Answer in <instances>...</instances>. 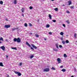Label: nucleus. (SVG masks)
<instances>
[{"label":"nucleus","mask_w":77,"mask_h":77,"mask_svg":"<svg viewBox=\"0 0 77 77\" xmlns=\"http://www.w3.org/2000/svg\"><path fill=\"white\" fill-rule=\"evenodd\" d=\"M14 42H21V39H20V38L18 37L17 38H15L14 39Z\"/></svg>","instance_id":"obj_1"},{"label":"nucleus","mask_w":77,"mask_h":77,"mask_svg":"<svg viewBox=\"0 0 77 77\" xmlns=\"http://www.w3.org/2000/svg\"><path fill=\"white\" fill-rule=\"evenodd\" d=\"M26 44L28 46H29V47H31V50H32V51H33V50H34V49H33V47H31V45H30L29 44V43L28 42H26Z\"/></svg>","instance_id":"obj_2"},{"label":"nucleus","mask_w":77,"mask_h":77,"mask_svg":"<svg viewBox=\"0 0 77 77\" xmlns=\"http://www.w3.org/2000/svg\"><path fill=\"white\" fill-rule=\"evenodd\" d=\"M14 72L15 74H18V76H21V73L19 72L15 71Z\"/></svg>","instance_id":"obj_3"},{"label":"nucleus","mask_w":77,"mask_h":77,"mask_svg":"<svg viewBox=\"0 0 77 77\" xmlns=\"http://www.w3.org/2000/svg\"><path fill=\"white\" fill-rule=\"evenodd\" d=\"M49 68H46L43 70L44 72H48L49 71Z\"/></svg>","instance_id":"obj_4"},{"label":"nucleus","mask_w":77,"mask_h":77,"mask_svg":"<svg viewBox=\"0 0 77 77\" xmlns=\"http://www.w3.org/2000/svg\"><path fill=\"white\" fill-rule=\"evenodd\" d=\"M4 27L5 28L8 29V28H9V27H11V25H5Z\"/></svg>","instance_id":"obj_5"},{"label":"nucleus","mask_w":77,"mask_h":77,"mask_svg":"<svg viewBox=\"0 0 77 77\" xmlns=\"http://www.w3.org/2000/svg\"><path fill=\"white\" fill-rule=\"evenodd\" d=\"M12 2L14 4V5H16L17 2V0H12Z\"/></svg>","instance_id":"obj_6"},{"label":"nucleus","mask_w":77,"mask_h":77,"mask_svg":"<svg viewBox=\"0 0 77 77\" xmlns=\"http://www.w3.org/2000/svg\"><path fill=\"white\" fill-rule=\"evenodd\" d=\"M1 48L3 50V51H5V47L4 46H2L1 47Z\"/></svg>","instance_id":"obj_7"},{"label":"nucleus","mask_w":77,"mask_h":77,"mask_svg":"<svg viewBox=\"0 0 77 77\" xmlns=\"http://www.w3.org/2000/svg\"><path fill=\"white\" fill-rule=\"evenodd\" d=\"M31 45L32 46V47L34 48H35V49H36L37 48V47L36 46H35L34 45L32 44H31Z\"/></svg>","instance_id":"obj_8"},{"label":"nucleus","mask_w":77,"mask_h":77,"mask_svg":"<svg viewBox=\"0 0 77 77\" xmlns=\"http://www.w3.org/2000/svg\"><path fill=\"white\" fill-rule=\"evenodd\" d=\"M68 3L69 4L68 5L69 6V5H71V1H69L68 2Z\"/></svg>","instance_id":"obj_9"},{"label":"nucleus","mask_w":77,"mask_h":77,"mask_svg":"<svg viewBox=\"0 0 77 77\" xmlns=\"http://www.w3.org/2000/svg\"><path fill=\"white\" fill-rule=\"evenodd\" d=\"M53 50L54 51H58V50L56 48H53Z\"/></svg>","instance_id":"obj_10"},{"label":"nucleus","mask_w":77,"mask_h":77,"mask_svg":"<svg viewBox=\"0 0 77 77\" xmlns=\"http://www.w3.org/2000/svg\"><path fill=\"white\" fill-rule=\"evenodd\" d=\"M11 49H14V50H17V48H14V47H11Z\"/></svg>","instance_id":"obj_11"},{"label":"nucleus","mask_w":77,"mask_h":77,"mask_svg":"<svg viewBox=\"0 0 77 77\" xmlns=\"http://www.w3.org/2000/svg\"><path fill=\"white\" fill-rule=\"evenodd\" d=\"M74 37L75 38H77V34H76V33H75L74 34Z\"/></svg>","instance_id":"obj_12"},{"label":"nucleus","mask_w":77,"mask_h":77,"mask_svg":"<svg viewBox=\"0 0 77 77\" xmlns=\"http://www.w3.org/2000/svg\"><path fill=\"white\" fill-rule=\"evenodd\" d=\"M56 48L57 49H59V46H58V44H56Z\"/></svg>","instance_id":"obj_13"},{"label":"nucleus","mask_w":77,"mask_h":77,"mask_svg":"<svg viewBox=\"0 0 77 77\" xmlns=\"http://www.w3.org/2000/svg\"><path fill=\"white\" fill-rule=\"evenodd\" d=\"M61 71L63 72H65V71H66V69H63L61 70Z\"/></svg>","instance_id":"obj_14"},{"label":"nucleus","mask_w":77,"mask_h":77,"mask_svg":"<svg viewBox=\"0 0 77 77\" xmlns=\"http://www.w3.org/2000/svg\"><path fill=\"white\" fill-rule=\"evenodd\" d=\"M49 17L50 20L51 19V14H49Z\"/></svg>","instance_id":"obj_15"},{"label":"nucleus","mask_w":77,"mask_h":77,"mask_svg":"<svg viewBox=\"0 0 77 77\" xmlns=\"http://www.w3.org/2000/svg\"><path fill=\"white\" fill-rule=\"evenodd\" d=\"M33 57H34V55H32L29 57H30L29 58L30 59H32V58H33Z\"/></svg>","instance_id":"obj_16"},{"label":"nucleus","mask_w":77,"mask_h":77,"mask_svg":"<svg viewBox=\"0 0 77 77\" xmlns=\"http://www.w3.org/2000/svg\"><path fill=\"white\" fill-rule=\"evenodd\" d=\"M0 66H3V63H2V62H1L0 63Z\"/></svg>","instance_id":"obj_17"},{"label":"nucleus","mask_w":77,"mask_h":77,"mask_svg":"<svg viewBox=\"0 0 77 77\" xmlns=\"http://www.w3.org/2000/svg\"><path fill=\"white\" fill-rule=\"evenodd\" d=\"M50 27V25L49 24H47L46 25V28H48Z\"/></svg>","instance_id":"obj_18"},{"label":"nucleus","mask_w":77,"mask_h":77,"mask_svg":"<svg viewBox=\"0 0 77 77\" xmlns=\"http://www.w3.org/2000/svg\"><path fill=\"white\" fill-rule=\"evenodd\" d=\"M60 60H61L60 59V58H58L57 59V61L58 62H60Z\"/></svg>","instance_id":"obj_19"},{"label":"nucleus","mask_w":77,"mask_h":77,"mask_svg":"<svg viewBox=\"0 0 77 77\" xmlns=\"http://www.w3.org/2000/svg\"><path fill=\"white\" fill-rule=\"evenodd\" d=\"M63 34H64V33L63 32H61L60 33V35H62V36L63 35Z\"/></svg>","instance_id":"obj_20"},{"label":"nucleus","mask_w":77,"mask_h":77,"mask_svg":"<svg viewBox=\"0 0 77 77\" xmlns=\"http://www.w3.org/2000/svg\"><path fill=\"white\" fill-rule=\"evenodd\" d=\"M35 36L36 38H39V35L36 34H35Z\"/></svg>","instance_id":"obj_21"},{"label":"nucleus","mask_w":77,"mask_h":77,"mask_svg":"<svg viewBox=\"0 0 77 77\" xmlns=\"http://www.w3.org/2000/svg\"><path fill=\"white\" fill-rule=\"evenodd\" d=\"M0 41H3V38L1 37L0 38Z\"/></svg>","instance_id":"obj_22"},{"label":"nucleus","mask_w":77,"mask_h":77,"mask_svg":"<svg viewBox=\"0 0 77 77\" xmlns=\"http://www.w3.org/2000/svg\"><path fill=\"white\" fill-rule=\"evenodd\" d=\"M63 56L64 57H67V55H66V54H63Z\"/></svg>","instance_id":"obj_23"},{"label":"nucleus","mask_w":77,"mask_h":77,"mask_svg":"<svg viewBox=\"0 0 77 77\" xmlns=\"http://www.w3.org/2000/svg\"><path fill=\"white\" fill-rule=\"evenodd\" d=\"M3 2L2 1H0V4L1 5H2L3 4Z\"/></svg>","instance_id":"obj_24"},{"label":"nucleus","mask_w":77,"mask_h":77,"mask_svg":"<svg viewBox=\"0 0 77 77\" xmlns=\"http://www.w3.org/2000/svg\"><path fill=\"white\" fill-rule=\"evenodd\" d=\"M54 10H55V11H58V8H56L54 9Z\"/></svg>","instance_id":"obj_25"},{"label":"nucleus","mask_w":77,"mask_h":77,"mask_svg":"<svg viewBox=\"0 0 77 77\" xmlns=\"http://www.w3.org/2000/svg\"><path fill=\"white\" fill-rule=\"evenodd\" d=\"M17 29V28H14L12 29V31H14V30H16Z\"/></svg>","instance_id":"obj_26"},{"label":"nucleus","mask_w":77,"mask_h":77,"mask_svg":"<svg viewBox=\"0 0 77 77\" xmlns=\"http://www.w3.org/2000/svg\"><path fill=\"white\" fill-rule=\"evenodd\" d=\"M24 26H25V27H27V24L26 23H25Z\"/></svg>","instance_id":"obj_27"},{"label":"nucleus","mask_w":77,"mask_h":77,"mask_svg":"<svg viewBox=\"0 0 77 77\" xmlns=\"http://www.w3.org/2000/svg\"><path fill=\"white\" fill-rule=\"evenodd\" d=\"M66 22L67 23V24H69V20H66Z\"/></svg>","instance_id":"obj_28"},{"label":"nucleus","mask_w":77,"mask_h":77,"mask_svg":"<svg viewBox=\"0 0 77 77\" xmlns=\"http://www.w3.org/2000/svg\"><path fill=\"white\" fill-rule=\"evenodd\" d=\"M52 21L54 23H56V20H53Z\"/></svg>","instance_id":"obj_29"},{"label":"nucleus","mask_w":77,"mask_h":77,"mask_svg":"<svg viewBox=\"0 0 77 77\" xmlns=\"http://www.w3.org/2000/svg\"><path fill=\"white\" fill-rule=\"evenodd\" d=\"M62 43H63V44H65V41H63L62 42Z\"/></svg>","instance_id":"obj_30"},{"label":"nucleus","mask_w":77,"mask_h":77,"mask_svg":"<svg viewBox=\"0 0 77 77\" xmlns=\"http://www.w3.org/2000/svg\"><path fill=\"white\" fill-rule=\"evenodd\" d=\"M66 43H69V41L68 40H66Z\"/></svg>","instance_id":"obj_31"},{"label":"nucleus","mask_w":77,"mask_h":77,"mask_svg":"<svg viewBox=\"0 0 77 77\" xmlns=\"http://www.w3.org/2000/svg\"><path fill=\"white\" fill-rule=\"evenodd\" d=\"M33 8V7H32V6H30L29 7V9H32Z\"/></svg>","instance_id":"obj_32"},{"label":"nucleus","mask_w":77,"mask_h":77,"mask_svg":"<svg viewBox=\"0 0 77 77\" xmlns=\"http://www.w3.org/2000/svg\"><path fill=\"white\" fill-rule=\"evenodd\" d=\"M29 26H32V25L30 23H29Z\"/></svg>","instance_id":"obj_33"},{"label":"nucleus","mask_w":77,"mask_h":77,"mask_svg":"<svg viewBox=\"0 0 77 77\" xmlns=\"http://www.w3.org/2000/svg\"><path fill=\"white\" fill-rule=\"evenodd\" d=\"M66 12L67 13H68V14H69V13H70V12H69V11H66Z\"/></svg>","instance_id":"obj_34"},{"label":"nucleus","mask_w":77,"mask_h":77,"mask_svg":"<svg viewBox=\"0 0 77 77\" xmlns=\"http://www.w3.org/2000/svg\"><path fill=\"white\" fill-rule=\"evenodd\" d=\"M59 47L60 48H62V45H59Z\"/></svg>","instance_id":"obj_35"},{"label":"nucleus","mask_w":77,"mask_h":77,"mask_svg":"<svg viewBox=\"0 0 77 77\" xmlns=\"http://www.w3.org/2000/svg\"><path fill=\"white\" fill-rule=\"evenodd\" d=\"M22 63H20L19 66H21V65H22Z\"/></svg>","instance_id":"obj_36"},{"label":"nucleus","mask_w":77,"mask_h":77,"mask_svg":"<svg viewBox=\"0 0 77 77\" xmlns=\"http://www.w3.org/2000/svg\"><path fill=\"white\" fill-rule=\"evenodd\" d=\"M51 69H54V70L56 69H55V68H54V67H52Z\"/></svg>","instance_id":"obj_37"},{"label":"nucleus","mask_w":77,"mask_h":77,"mask_svg":"<svg viewBox=\"0 0 77 77\" xmlns=\"http://www.w3.org/2000/svg\"><path fill=\"white\" fill-rule=\"evenodd\" d=\"M48 33L49 35H52V33L51 32H49Z\"/></svg>","instance_id":"obj_38"},{"label":"nucleus","mask_w":77,"mask_h":77,"mask_svg":"<svg viewBox=\"0 0 77 77\" xmlns=\"http://www.w3.org/2000/svg\"><path fill=\"white\" fill-rule=\"evenodd\" d=\"M63 26L64 27H65V24H63Z\"/></svg>","instance_id":"obj_39"},{"label":"nucleus","mask_w":77,"mask_h":77,"mask_svg":"<svg viewBox=\"0 0 77 77\" xmlns=\"http://www.w3.org/2000/svg\"><path fill=\"white\" fill-rule=\"evenodd\" d=\"M6 75H7V76H6L7 77H9V75H8V74H6Z\"/></svg>","instance_id":"obj_40"},{"label":"nucleus","mask_w":77,"mask_h":77,"mask_svg":"<svg viewBox=\"0 0 77 77\" xmlns=\"http://www.w3.org/2000/svg\"><path fill=\"white\" fill-rule=\"evenodd\" d=\"M60 68H63V66H60Z\"/></svg>","instance_id":"obj_41"},{"label":"nucleus","mask_w":77,"mask_h":77,"mask_svg":"<svg viewBox=\"0 0 77 77\" xmlns=\"http://www.w3.org/2000/svg\"><path fill=\"white\" fill-rule=\"evenodd\" d=\"M5 20H6V21H8V20L7 18L5 19Z\"/></svg>","instance_id":"obj_42"},{"label":"nucleus","mask_w":77,"mask_h":77,"mask_svg":"<svg viewBox=\"0 0 77 77\" xmlns=\"http://www.w3.org/2000/svg\"><path fill=\"white\" fill-rule=\"evenodd\" d=\"M5 41H6V42H8V39H6L5 40Z\"/></svg>","instance_id":"obj_43"},{"label":"nucleus","mask_w":77,"mask_h":77,"mask_svg":"<svg viewBox=\"0 0 77 77\" xmlns=\"http://www.w3.org/2000/svg\"><path fill=\"white\" fill-rule=\"evenodd\" d=\"M70 8L73 9V6H71Z\"/></svg>","instance_id":"obj_44"},{"label":"nucleus","mask_w":77,"mask_h":77,"mask_svg":"<svg viewBox=\"0 0 77 77\" xmlns=\"http://www.w3.org/2000/svg\"><path fill=\"white\" fill-rule=\"evenodd\" d=\"M22 16L24 17V14L23 13L22 14Z\"/></svg>","instance_id":"obj_45"},{"label":"nucleus","mask_w":77,"mask_h":77,"mask_svg":"<svg viewBox=\"0 0 77 77\" xmlns=\"http://www.w3.org/2000/svg\"><path fill=\"white\" fill-rule=\"evenodd\" d=\"M44 40H45V41H47V39L45 38H44Z\"/></svg>","instance_id":"obj_46"},{"label":"nucleus","mask_w":77,"mask_h":77,"mask_svg":"<svg viewBox=\"0 0 77 77\" xmlns=\"http://www.w3.org/2000/svg\"><path fill=\"white\" fill-rule=\"evenodd\" d=\"M74 69L75 71H76V69H75V68Z\"/></svg>","instance_id":"obj_47"},{"label":"nucleus","mask_w":77,"mask_h":77,"mask_svg":"<svg viewBox=\"0 0 77 77\" xmlns=\"http://www.w3.org/2000/svg\"><path fill=\"white\" fill-rule=\"evenodd\" d=\"M22 12H23V13L24 12V10H22Z\"/></svg>","instance_id":"obj_48"},{"label":"nucleus","mask_w":77,"mask_h":77,"mask_svg":"<svg viewBox=\"0 0 77 77\" xmlns=\"http://www.w3.org/2000/svg\"><path fill=\"white\" fill-rule=\"evenodd\" d=\"M39 20L38 19V22H39Z\"/></svg>","instance_id":"obj_49"},{"label":"nucleus","mask_w":77,"mask_h":77,"mask_svg":"<svg viewBox=\"0 0 77 77\" xmlns=\"http://www.w3.org/2000/svg\"><path fill=\"white\" fill-rule=\"evenodd\" d=\"M2 42L0 41V44H2Z\"/></svg>","instance_id":"obj_50"},{"label":"nucleus","mask_w":77,"mask_h":77,"mask_svg":"<svg viewBox=\"0 0 77 77\" xmlns=\"http://www.w3.org/2000/svg\"><path fill=\"white\" fill-rule=\"evenodd\" d=\"M6 57H7V58H8V56H6Z\"/></svg>","instance_id":"obj_51"},{"label":"nucleus","mask_w":77,"mask_h":77,"mask_svg":"<svg viewBox=\"0 0 77 77\" xmlns=\"http://www.w3.org/2000/svg\"><path fill=\"white\" fill-rule=\"evenodd\" d=\"M58 63H60V62H58Z\"/></svg>","instance_id":"obj_52"},{"label":"nucleus","mask_w":77,"mask_h":77,"mask_svg":"<svg viewBox=\"0 0 77 77\" xmlns=\"http://www.w3.org/2000/svg\"><path fill=\"white\" fill-rule=\"evenodd\" d=\"M63 40V39H62V38H61V40L62 41Z\"/></svg>","instance_id":"obj_53"},{"label":"nucleus","mask_w":77,"mask_h":77,"mask_svg":"<svg viewBox=\"0 0 77 77\" xmlns=\"http://www.w3.org/2000/svg\"><path fill=\"white\" fill-rule=\"evenodd\" d=\"M71 77H74V76L72 75V76H71Z\"/></svg>","instance_id":"obj_54"},{"label":"nucleus","mask_w":77,"mask_h":77,"mask_svg":"<svg viewBox=\"0 0 77 77\" xmlns=\"http://www.w3.org/2000/svg\"><path fill=\"white\" fill-rule=\"evenodd\" d=\"M51 1H52V2H53V1H54V0H51Z\"/></svg>","instance_id":"obj_55"},{"label":"nucleus","mask_w":77,"mask_h":77,"mask_svg":"<svg viewBox=\"0 0 77 77\" xmlns=\"http://www.w3.org/2000/svg\"><path fill=\"white\" fill-rule=\"evenodd\" d=\"M30 34H32V33H31H31H30Z\"/></svg>","instance_id":"obj_56"},{"label":"nucleus","mask_w":77,"mask_h":77,"mask_svg":"<svg viewBox=\"0 0 77 77\" xmlns=\"http://www.w3.org/2000/svg\"><path fill=\"white\" fill-rule=\"evenodd\" d=\"M63 6H65V5H63Z\"/></svg>","instance_id":"obj_57"},{"label":"nucleus","mask_w":77,"mask_h":77,"mask_svg":"<svg viewBox=\"0 0 77 77\" xmlns=\"http://www.w3.org/2000/svg\"><path fill=\"white\" fill-rule=\"evenodd\" d=\"M45 34H46V33H45Z\"/></svg>","instance_id":"obj_58"},{"label":"nucleus","mask_w":77,"mask_h":77,"mask_svg":"<svg viewBox=\"0 0 77 77\" xmlns=\"http://www.w3.org/2000/svg\"><path fill=\"white\" fill-rule=\"evenodd\" d=\"M43 0L44 1V0Z\"/></svg>","instance_id":"obj_59"}]
</instances>
